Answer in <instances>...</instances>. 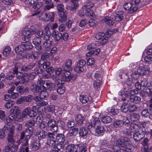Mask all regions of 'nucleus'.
I'll return each instance as SVG.
<instances>
[{"mask_svg": "<svg viewBox=\"0 0 152 152\" xmlns=\"http://www.w3.org/2000/svg\"><path fill=\"white\" fill-rule=\"evenodd\" d=\"M99 43V42H96L95 43H92L88 46L87 49L89 50L93 49H95L96 48L97 46L98 45Z\"/></svg>", "mask_w": 152, "mask_h": 152, "instance_id": "obj_48", "label": "nucleus"}, {"mask_svg": "<svg viewBox=\"0 0 152 152\" xmlns=\"http://www.w3.org/2000/svg\"><path fill=\"white\" fill-rule=\"evenodd\" d=\"M14 135H8L7 140L9 144H12L15 142Z\"/></svg>", "mask_w": 152, "mask_h": 152, "instance_id": "obj_50", "label": "nucleus"}, {"mask_svg": "<svg viewBox=\"0 0 152 152\" xmlns=\"http://www.w3.org/2000/svg\"><path fill=\"white\" fill-rule=\"evenodd\" d=\"M88 132V130L86 128L82 127L79 129V134L80 136L81 137H84L86 135Z\"/></svg>", "mask_w": 152, "mask_h": 152, "instance_id": "obj_22", "label": "nucleus"}, {"mask_svg": "<svg viewBox=\"0 0 152 152\" xmlns=\"http://www.w3.org/2000/svg\"><path fill=\"white\" fill-rule=\"evenodd\" d=\"M121 110L124 113H126L129 110V105L128 103H123L121 107Z\"/></svg>", "mask_w": 152, "mask_h": 152, "instance_id": "obj_29", "label": "nucleus"}, {"mask_svg": "<svg viewBox=\"0 0 152 152\" xmlns=\"http://www.w3.org/2000/svg\"><path fill=\"white\" fill-rule=\"evenodd\" d=\"M74 70L75 72L78 73H80L83 71L84 69L82 66L77 65L75 67Z\"/></svg>", "mask_w": 152, "mask_h": 152, "instance_id": "obj_58", "label": "nucleus"}, {"mask_svg": "<svg viewBox=\"0 0 152 152\" xmlns=\"http://www.w3.org/2000/svg\"><path fill=\"white\" fill-rule=\"evenodd\" d=\"M51 40H45L44 42L42 44V50L48 51L50 50L51 46Z\"/></svg>", "mask_w": 152, "mask_h": 152, "instance_id": "obj_12", "label": "nucleus"}, {"mask_svg": "<svg viewBox=\"0 0 152 152\" xmlns=\"http://www.w3.org/2000/svg\"><path fill=\"white\" fill-rule=\"evenodd\" d=\"M56 139L57 142L59 143H62L63 145V146L64 145V142L65 140V137L63 134H57L56 136Z\"/></svg>", "mask_w": 152, "mask_h": 152, "instance_id": "obj_18", "label": "nucleus"}, {"mask_svg": "<svg viewBox=\"0 0 152 152\" xmlns=\"http://www.w3.org/2000/svg\"><path fill=\"white\" fill-rule=\"evenodd\" d=\"M45 85L47 87V89L50 91H53L56 89L55 85L53 83L50 82H46L45 83Z\"/></svg>", "mask_w": 152, "mask_h": 152, "instance_id": "obj_20", "label": "nucleus"}, {"mask_svg": "<svg viewBox=\"0 0 152 152\" xmlns=\"http://www.w3.org/2000/svg\"><path fill=\"white\" fill-rule=\"evenodd\" d=\"M52 37L56 41L58 42L62 39V34L57 31H54L52 34Z\"/></svg>", "mask_w": 152, "mask_h": 152, "instance_id": "obj_15", "label": "nucleus"}, {"mask_svg": "<svg viewBox=\"0 0 152 152\" xmlns=\"http://www.w3.org/2000/svg\"><path fill=\"white\" fill-rule=\"evenodd\" d=\"M16 91L17 92L22 94L24 92V87L23 86H18L17 88Z\"/></svg>", "mask_w": 152, "mask_h": 152, "instance_id": "obj_63", "label": "nucleus"}, {"mask_svg": "<svg viewBox=\"0 0 152 152\" xmlns=\"http://www.w3.org/2000/svg\"><path fill=\"white\" fill-rule=\"evenodd\" d=\"M56 74L58 76V77H59L61 74L62 75L64 73L63 72L62 69L60 68H57L56 69L55 71Z\"/></svg>", "mask_w": 152, "mask_h": 152, "instance_id": "obj_52", "label": "nucleus"}, {"mask_svg": "<svg viewBox=\"0 0 152 152\" xmlns=\"http://www.w3.org/2000/svg\"><path fill=\"white\" fill-rule=\"evenodd\" d=\"M94 5V4L92 2L89 1L86 4L84 5L83 7V10L88 9H90L91 8L93 7Z\"/></svg>", "mask_w": 152, "mask_h": 152, "instance_id": "obj_45", "label": "nucleus"}, {"mask_svg": "<svg viewBox=\"0 0 152 152\" xmlns=\"http://www.w3.org/2000/svg\"><path fill=\"white\" fill-rule=\"evenodd\" d=\"M100 51L99 49H98L95 50H92L91 51H89L86 54L87 56H90L92 54L96 55L98 54Z\"/></svg>", "mask_w": 152, "mask_h": 152, "instance_id": "obj_42", "label": "nucleus"}, {"mask_svg": "<svg viewBox=\"0 0 152 152\" xmlns=\"http://www.w3.org/2000/svg\"><path fill=\"white\" fill-rule=\"evenodd\" d=\"M35 124V121L33 120H30L28 121L25 124V126L28 127H30Z\"/></svg>", "mask_w": 152, "mask_h": 152, "instance_id": "obj_47", "label": "nucleus"}, {"mask_svg": "<svg viewBox=\"0 0 152 152\" xmlns=\"http://www.w3.org/2000/svg\"><path fill=\"white\" fill-rule=\"evenodd\" d=\"M101 121L104 123H110L112 121V119L109 116H104L102 118Z\"/></svg>", "mask_w": 152, "mask_h": 152, "instance_id": "obj_32", "label": "nucleus"}, {"mask_svg": "<svg viewBox=\"0 0 152 152\" xmlns=\"http://www.w3.org/2000/svg\"><path fill=\"white\" fill-rule=\"evenodd\" d=\"M104 34V33L99 32L95 35V37L97 40L102 39L103 37Z\"/></svg>", "mask_w": 152, "mask_h": 152, "instance_id": "obj_62", "label": "nucleus"}, {"mask_svg": "<svg viewBox=\"0 0 152 152\" xmlns=\"http://www.w3.org/2000/svg\"><path fill=\"white\" fill-rule=\"evenodd\" d=\"M129 100L132 102L137 103L140 102L141 98L140 97L137 96L131 95L129 97Z\"/></svg>", "mask_w": 152, "mask_h": 152, "instance_id": "obj_25", "label": "nucleus"}, {"mask_svg": "<svg viewBox=\"0 0 152 152\" xmlns=\"http://www.w3.org/2000/svg\"><path fill=\"white\" fill-rule=\"evenodd\" d=\"M51 37V33L50 30L48 29L44 34L43 39L44 40H50Z\"/></svg>", "mask_w": 152, "mask_h": 152, "instance_id": "obj_28", "label": "nucleus"}, {"mask_svg": "<svg viewBox=\"0 0 152 152\" xmlns=\"http://www.w3.org/2000/svg\"><path fill=\"white\" fill-rule=\"evenodd\" d=\"M23 44L25 50H29L33 48V46L31 42H23Z\"/></svg>", "mask_w": 152, "mask_h": 152, "instance_id": "obj_30", "label": "nucleus"}, {"mask_svg": "<svg viewBox=\"0 0 152 152\" xmlns=\"http://www.w3.org/2000/svg\"><path fill=\"white\" fill-rule=\"evenodd\" d=\"M24 102H31L33 99V96L31 95H29L27 96H23Z\"/></svg>", "mask_w": 152, "mask_h": 152, "instance_id": "obj_54", "label": "nucleus"}, {"mask_svg": "<svg viewBox=\"0 0 152 152\" xmlns=\"http://www.w3.org/2000/svg\"><path fill=\"white\" fill-rule=\"evenodd\" d=\"M57 91L59 94H62L65 92V88L62 86H59L57 90Z\"/></svg>", "mask_w": 152, "mask_h": 152, "instance_id": "obj_53", "label": "nucleus"}, {"mask_svg": "<svg viewBox=\"0 0 152 152\" xmlns=\"http://www.w3.org/2000/svg\"><path fill=\"white\" fill-rule=\"evenodd\" d=\"M104 131V127L102 125L98 126L95 129V132L98 134L103 133Z\"/></svg>", "mask_w": 152, "mask_h": 152, "instance_id": "obj_27", "label": "nucleus"}, {"mask_svg": "<svg viewBox=\"0 0 152 152\" xmlns=\"http://www.w3.org/2000/svg\"><path fill=\"white\" fill-rule=\"evenodd\" d=\"M39 96L42 99L46 98L48 96V92L46 91H42L39 92Z\"/></svg>", "mask_w": 152, "mask_h": 152, "instance_id": "obj_55", "label": "nucleus"}, {"mask_svg": "<svg viewBox=\"0 0 152 152\" xmlns=\"http://www.w3.org/2000/svg\"><path fill=\"white\" fill-rule=\"evenodd\" d=\"M79 99L80 101L83 103H85L89 100V98L85 95L80 96Z\"/></svg>", "mask_w": 152, "mask_h": 152, "instance_id": "obj_36", "label": "nucleus"}, {"mask_svg": "<svg viewBox=\"0 0 152 152\" xmlns=\"http://www.w3.org/2000/svg\"><path fill=\"white\" fill-rule=\"evenodd\" d=\"M11 52V48L9 47L6 48L3 51V55L6 56L9 55Z\"/></svg>", "mask_w": 152, "mask_h": 152, "instance_id": "obj_49", "label": "nucleus"}, {"mask_svg": "<svg viewBox=\"0 0 152 152\" xmlns=\"http://www.w3.org/2000/svg\"><path fill=\"white\" fill-rule=\"evenodd\" d=\"M94 123H89L88 126V129H94L95 127V125L99 124L100 122L99 119L98 118H96L93 119Z\"/></svg>", "mask_w": 152, "mask_h": 152, "instance_id": "obj_23", "label": "nucleus"}, {"mask_svg": "<svg viewBox=\"0 0 152 152\" xmlns=\"http://www.w3.org/2000/svg\"><path fill=\"white\" fill-rule=\"evenodd\" d=\"M123 14V12H121L120 14L118 13L116 14L114 17L115 20L117 21H120L122 20L124 18Z\"/></svg>", "mask_w": 152, "mask_h": 152, "instance_id": "obj_39", "label": "nucleus"}, {"mask_svg": "<svg viewBox=\"0 0 152 152\" xmlns=\"http://www.w3.org/2000/svg\"><path fill=\"white\" fill-rule=\"evenodd\" d=\"M37 115V113L34 110L31 109V108L28 107L24 109L22 112V117L26 118L27 115L31 118L35 117Z\"/></svg>", "mask_w": 152, "mask_h": 152, "instance_id": "obj_2", "label": "nucleus"}, {"mask_svg": "<svg viewBox=\"0 0 152 152\" xmlns=\"http://www.w3.org/2000/svg\"><path fill=\"white\" fill-rule=\"evenodd\" d=\"M47 135V133L44 130L40 131L37 135L39 139L41 140L45 138Z\"/></svg>", "mask_w": 152, "mask_h": 152, "instance_id": "obj_35", "label": "nucleus"}, {"mask_svg": "<svg viewBox=\"0 0 152 152\" xmlns=\"http://www.w3.org/2000/svg\"><path fill=\"white\" fill-rule=\"evenodd\" d=\"M84 10L86 11V14L87 16H90L93 15L94 12L90 9H86Z\"/></svg>", "mask_w": 152, "mask_h": 152, "instance_id": "obj_61", "label": "nucleus"}, {"mask_svg": "<svg viewBox=\"0 0 152 152\" xmlns=\"http://www.w3.org/2000/svg\"><path fill=\"white\" fill-rule=\"evenodd\" d=\"M66 152H85L87 151L86 147L81 144L69 145L67 148Z\"/></svg>", "mask_w": 152, "mask_h": 152, "instance_id": "obj_1", "label": "nucleus"}, {"mask_svg": "<svg viewBox=\"0 0 152 152\" xmlns=\"http://www.w3.org/2000/svg\"><path fill=\"white\" fill-rule=\"evenodd\" d=\"M141 115L142 117H147L149 116L150 113L148 109H144L141 112Z\"/></svg>", "mask_w": 152, "mask_h": 152, "instance_id": "obj_46", "label": "nucleus"}, {"mask_svg": "<svg viewBox=\"0 0 152 152\" xmlns=\"http://www.w3.org/2000/svg\"><path fill=\"white\" fill-rule=\"evenodd\" d=\"M20 110L18 107L15 106L13 107L10 111V113H13L16 115H18L20 113Z\"/></svg>", "mask_w": 152, "mask_h": 152, "instance_id": "obj_38", "label": "nucleus"}, {"mask_svg": "<svg viewBox=\"0 0 152 152\" xmlns=\"http://www.w3.org/2000/svg\"><path fill=\"white\" fill-rule=\"evenodd\" d=\"M126 75L128 77L131 76V77L136 80L138 78L139 75L137 71H133L132 72L131 74L128 73L126 74Z\"/></svg>", "mask_w": 152, "mask_h": 152, "instance_id": "obj_41", "label": "nucleus"}, {"mask_svg": "<svg viewBox=\"0 0 152 152\" xmlns=\"http://www.w3.org/2000/svg\"><path fill=\"white\" fill-rule=\"evenodd\" d=\"M33 44L35 45L36 49L40 51L42 50V46L41 45V39L40 38L36 37L32 40Z\"/></svg>", "mask_w": 152, "mask_h": 152, "instance_id": "obj_8", "label": "nucleus"}, {"mask_svg": "<svg viewBox=\"0 0 152 152\" xmlns=\"http://www.w3.org/2000/svg\"><path fill=\"white\" fill-rule=\"evenodd\" d=\"M23 36L22 38L23 41H28L31 37H32V34L31 32L27 28H25L22 31V32Z\"/></svg>", "mask_w": 152, "mask_h": 152, "instance_id": "obj_4", "label": "nucleus"}, {"mask_svg": "<svg viewBox=\"0 0 152 152\" xmlns=\"http://www.w3.org/2000/svg\"><path fill=\"white\" fill-rule=\"evenodd\" d=\"M40 146V142L38 140H35L32 144V149L34 151L38 149Z\"/></svg>", "mask_w": 152, "mask_h": 152, "instance_id": "obj_24", "label": "nucleus"}, {"mask_svg": "<svg viewBox=\"0 0 152 152\" xmlns=\"http://www.w3.org/2000/svg\"><path fill=\"white\" fill-rule=\"evenodd\" d=\"M14 103L13 101L10 100L6 103L4 106L7 109H10L13 106Z\"/></svg>", "mask_w": 152, "mask_h": 152, "instance_id": "obj_51", "label": "nucleus"}, {"mask_svg": "<svg viewBox=\"0 0 152 152\" xmlns=\"http://www.w3.org/2000/svg\"><path fill=\"white\" fill-rule=\"evenodd\" d=\"M113 126L114 127L118 128L120 127L123 126L121 120H117L113 123Z\"/></svg>", "mask_w": 152, "mask_h": 152, "instance_id": "obj_31", "label": "nucleus"}, {"mask_svg": "<svg viewBox=\"0 0 152 152\" xmlns=\"http://www.w3.org/2000/svg\"><path fill=\"white\" fill-rule=\"evenodd\" d=\"M106 23L109 26H112L114 23L113 19L111 17H106L104 19Z\"/></svg>", "mask_w": 152, "mask_h": 152, "instance_id": "obj_26", "label": "nucleus"}, {"mask_svg": "<svg viewBox=\"0 0 152 152\" xmlns=\"http://www.w3.org/2000/svg\"><path fill=\"white\" fill-rule=\"evenodd\" d=\"M55 138L51 139H48L47 143L50 146H54L56 144Z\"/></svg>", "mask_w": 152, "mask_h": 152, "instance_id": "obj_43", "label": "nucleus"}, {"mask_svg": "<svg viewBox=\"0 0 152 152\" xmlns=\"http://www.w3.org/2000/svg\"><path fill=\"white\" fill-rule=\"evenodd\" d=\"M140 117V116L138 114L135 113L132 114L130 116L131 120L134 121L138 120Z\"/></svg>", "mask_w": 152, "mask_h": 152, "instance_id": "obj_44", "label": "nucleus"}, {"mask_svg": "<svg viewBox=\"0 0 152 152\" xmlns=\"http://www.w3.org/2000/svg\"><path fill=\"white\" fill-rule=\"evenodd\" d=\"M72 77L69 72H64V74L62 75L61 79V80L64 82H69L72 78Z\"/></svg>", "mask_w": 152, "mask_h": 152, "instance_id": "obj_13", "label": "nucleus"}, {"mask_svg": "<svg viewBox=\"0 0 152 152\" xmlns=\"http://www.w3.org/2000/svg\"><path fill=\"white\" fill-rule=\"evenodd\" d=\"M125 10H128L129 13H132L136 11L138 9L137 7H133L130 2H126L123 5Z\"/></svg>", "mask_w": 152, "mask_h": 152, "instance_id": "obj_3", "label": "nucleus"}, {"mask_svg": "<svg viewBox=\"0 0 152 152\" xmlns=\"http://www.w3.org/2000/svg\"><path fill=\"white\" fill-rule=\"evenodd\" d=\"M36 76V72H32V73H30L27 74V76L30 79H34Z\"/></svg>", "mask_w": 152, "mask_h": 152, "instance_id": "obj_59", "label": "nucleus"}, {"mask_svg": "<svg viewBox=\"0 0 152 152\" xmlns=\"http://www.w3.org/2000/svg\"><path fill=\"white\" fill-rule=\"evenodd\" d=\"M58 13V15L60 17V18L58 20L61 23L65 22L67 19V13L66 11L65 10Z\"/></svg>", "mask_w": 152, "mask_h": 152, "instance_id": "obj_11", "label": "nucleus"}, {"mask_svg": "<svg viewBox=\"0 0 152 152\" xmlns=\"http://www.w3.org/2000/svg\"><path fill=\"white\" fill-rule=\"evenodd\" d=\"M57 8L58 13L65 11L64 10V6L61 4H58L57 5Z\"/></svg>", "mask_w": 152, "mask_h": 152, "instance_id": "obj_60", "label": "nucleus"}, {"mask_svg": "<svg viewBox=\"0 0 152 152\" xmlns=\"http://www.w3.org/2000/svg\"><path fill=\"white\" fill-rule=\"evenodd\" d=\"M130 129L132 132L134 133L138 132L139 127L137 125L135 124H132L130 125Z\"/></svg>", "mask_w": 152, "mask_h": 152, "instance_id": "obj_37", "label": "nucleus"}, {"mask_svg": "<svg viewBox=\"0 0 152 152\" xmlns=\"http://www.w3.org/2000/svg\"><path fill=\"white\" fill-rule=\"evenodd\" d=\"M76 120L77 124L81 126L83 123L85 119L84 117L82 115L79 114L77 116Z\"/></svg>", "mask_w": 152, "mask_h": 152, "instance_id": "obj_19", "label": "nucleus"}, {"mask_svg": "<svg viewBox=\"0 0 152 152\" xmlns=\"http://www.w3.org/2000/svg\"><path fill=\"white\" fill-rule=\"evenodd\" d=\"M144 61L146 64H152V56L147 55L144 58Z\"/></svg>", "mask_w": 152, "mask_h": 152, "instance_id": "obj_34", "label": "nucleus"}, {"mask_svg": "<svg viewBox=\"0 0 152 152\" xmlns=\"http://www.w3.org/2000/svg\"><path fill=\"white\" fill-rule=\"evenodd\" d=\"M149 71L148 69H145L144 67H140L137 69V72L139 75H143L146 74L147 72H148Z\"/></svg>", "mask_w": 152, "mask_h": 152, "instance_id": "obj_21", "label": "nucleus"}, {"mask_svg": "<svg viewBox=\"0 0 152 152\" xmlns=\"http://www.w3.org/2000/svg\"><path fill=\"white\" fill-rule=\"evenodd\" d=\"M117 142L121 146L124 147H127L129 144L130 141L126 137H121Z\"/></svg>", "mask_w": 152, "mask_h": 152, "instance_id": "obj_10", "label": "nucleus"}, {"mask_svg": "<svg viewBox=\"0 0 152 152\" xmlns=\"http://www.w3.org/2000/svg\"><path fill=\"white\" fill-rule=\"evenodd\" d=\"M48 125L50 127V129L52 132H55L57 130L56 122L54 119L49 120L48 122Z\"/></svg>", "mask_w": 152, "mask_h": 152, "instance_id": "obj_9", "label": "nucleus"}, {"mask_svg": "<svg viewBox=\"0 0 152 152\" xmlns=\"http://www.w3.org/2000/svg\"><path fill=\"white\" fill-rule=\"evenodd\" d=\"M137 107L135 105H129V111L130 112H132L137 110Z\"/></svg>", "mask_w": 152, "mask_h": 152, "instance_id": "obj_64", "label": "nucleus"}, {"mask_svg": "<svg viewBox=\"0 0 152 152\" xmlns=\"http://www.w3.org/2000/svg\"><path fill=\"white\" fill-rule=\"evenodd\" d=\"M8 128L6 127H4L3 129H0V139H2L5 136L4 130L8 129Z\"/></svg>", "mask_w": 152, "mask_h": 152, "instance_id": "obj_57", "label": "nucleus"}, {"mask_svg": "<svg viewBox=\"0 0 152 152\" xmlns=\"http://www.w3.org/2000/svg\"><path fill=\"white\" fill-rule=\"evenodd\" d=\"M72 64V61L70 59H68L65 62V66L64 68V71L67 72L72 69L71 66Z\"/></svg>", "mask_w": 152, "mask_h": 152, "instance_id": "obj_17", "label": "nucleus"}, {"mask_svg": "<svg viewBox=\"0 0 152 152\" xmlns=\"http://www.w3.org/2000/svg\"><path fill=\"white\" fill-rule=\"evenodd\" d=\"M31 91L34 93L36 94L38 93L41 91V88L39 86H38L36 83H33L30 87Z\"/></svg>", "mask_w": 152, "mask_h": 152, "instance_id": "obj_16", "label": "nucleus"}, {"mask_svg": "<svg viewBox=\"0 0 152 152\" xmlns=\"http://www.w3.org/2000/svg\"><path fill=\"white\" fill-rule=\"evenodd\" d=\"M78 3H73V4L71 6L70 10L72 11H75L79 7Z\"/></svg>", "mask_w": 152, "mask_h": 152, "instance_id": "obj_56", "label": "nucleus"}, {"mask_svg": "<svg viewBox=\"0 0 152 152\" xmlns=\"http://www.w3.org/2000/svg\"><path fill=\"white\" fill-rule=\"evenodd\" d=\"M54 15L53 12H50L49 14H47L45 13H42L41 15L42 19L45 21H47L50 19L52 22L54 21Z\"/></svg>", "mask_w": 152, "mask_h": 152, "instance_id": "obj_7", "label": "nucleus"}, {"mask_svg": "<svg viewBox=\"0 0 152 152\" xmlns=\"http://www.w3.org/2000/svg\"><path fill=\"white\" fill-rule=\"evenodd\" d=\"M144 136L143 134L138 132L134 133L133 138L134 140L136 142H139L143 138Z\"/></svg>", "mask_w": 152, "mask_h": 152, "instance_id": "obj_14", "label": "nucleus"}, {"mask_svg": "<svg viewBox=\"0 0 152 152\" xmlns=\"http://www.w3.org/2000/svg\"><path fill=\"white\" fill-rule=\"evenodd\" d=\"M33 129L30 127L27 128L25 132L23 131L21 133L20 139L23 140L24 137H30V136L32 133Z\"/></svg>", "mask_w": 152, "mask_h": 152, "instance_id": "obj_6", "label": "nucleus"}, {"mask_svg": "<svg viewBox=\"0 0 152 152\" xmlns=\"http://www.w3.org/2000/svg\"><path fill=\"white\" fill-rule=\"evenodd\" d=\"M149 140L148 138H145L143 141V144L144 146V148L142 149H145L146 150H148V148L149 147L148 142Z\"/></svg>", "mask_w": 152, "mask_h": 152, "instance_id": "obj_40", "label": "nucleus"}, {"mask_svg": "<svg viewBox=\"0 0 152 152\" xmlns=\"http://www.w3.org/2000/svg\"><path fill=\"white\" fill-rule=\"evenodd\" d=\"M132 90H128L127 89H124V93L122 94L121 92H119V95H121L122 97L121 99L124 101H126L127 100V101H129V96H131V93L132 92Z\"/></svg>", "mask_w": 152, "mask_h": 152, "instance_id": "obj_5", "label": "nucleus"}, {"mask_svg": "<svg viewBox=\"0 0 152 152\" xmlns=\"http://www.w3.org/2000/svg\"><path fill=\"white\" fill-rule=\"evenodd\" d=\"M78 131V128H74L71 129L69 132V136H75L77 134Z\"/></svg>", "mask_w": 152, "mask_h": 152, "instance_id": "obj_33", "label": "nucleus"}]
</instances>
